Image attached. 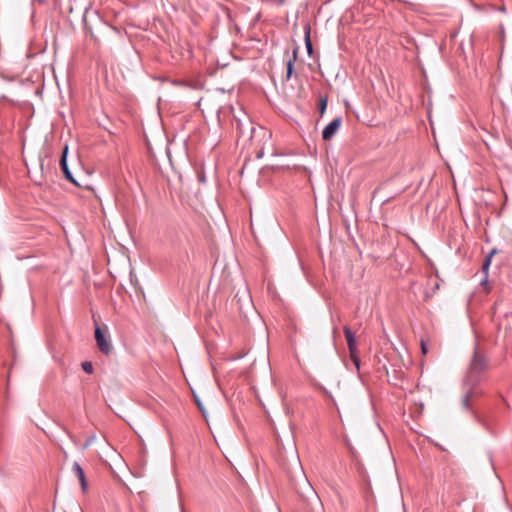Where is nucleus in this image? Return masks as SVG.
<instances>
[{
  "label": "nucleus",
  "instance_id": "39448f33",
  "mask_svg": "<svg viewBox=\"0 0 512 512\" xmlns=\"http://www.w3.org/2000/svg\"><path fill=\"white\" fill-rule=\"evenodd\" d=\"M342 124V117H336L330 123H328L322 131V139L324 141H328L333 138V136L337 133L340 126Z\"/></svg>",
  "mask_w": 512,
  "mask_h": 512
},
{
  "label": "nucleus",
  "instance_id": "423d86ee",
  "mask_svg": "<svg viewBox=\"0 0 512 512\" xmlns=\"http://www.w3.org/2000/svg\"><path fill=\"white\" fill-rule=\"evenodd\" d=\"M67 154H68V146H65L60 158V166L62 169V172L67 180L72 182L73 184L78 185L77 181L74 179L72 172L68 168L67 164Z\"/></svg>",
  "mask_w": 512,
  "mask_h": 512
},
{
  "label": "nucleus",
  "instance_id": "20e7f679",
  "mask_svg": "<svg viewBox=\"0 0 512 512\" xmlns=\"http://www.w3.org/2000/svg\"><path fill=\"white\" fill-rule=\"evenodd\" d=\"M94 333H95L96 344H97V347L99 348V350L103 354L109 355L112 351V346H111L109 340L107 339L104 331L102 330V328L99 325H96Z\"/></svg>",
  "mask_w": 512,
  "mask_h": 512
},
{
  "label": "nucleus",
  "instance_id": "f3484780",
  "mask_svg": "<svg viewBox=\"0 0 512 512\" xmlns=\"http://www.w3.org/2000/svg\"><path fill=\"white\" fill-rule=\"evenodd\" d=\"M421 350L424 355L428 352L427 344L423 340H421Z\"/></svg>",
  "mask_w": 512,
  "mask_h": 512
},
{
  "label": "nucleus",
  "instance_id": "7ed1b4c3",
  "mask_svg": "<svg viewBox=\"0 0 512 512\" xmlns=\"http://www.w3.org/2000/svg\"><path fill=\"white\" fill-rule=\"evenodd\" d=\"M463 387V396L461 398V407L463 411L471 413L474 417H476V413L472 409L471 400L474 397H477L481 394V391L475 387L462 386Z\"/></svg>",
  "mask_w": 512,
  "mask_h": 512
},
{
  "label": "nucleus",
  "instance_id": "f03ea898",
  "mask_svg": "<svg viewBox=\"0 0 512 512\" xmlns=\"http://www.w3.org/2000/svg\"><path fill=\"white\" fill-rule=\"evenodd\" d=\"M343 332L347 341L350 358L353 361L356 368L359 370L360 359L358 357L356 337L349 326H344Z\"/></svg>",
  "mask_w": 512,
  "mask_h": 512
},
{
  "label": "nucleus",
  "instance_id": "9d476101",
  "mask_svg": "<svg viewBox=\"0 0 512 512\" xmlns=\"http://www.w3.org/2000/svg\"><path fill=\"white\" fill-rule=\"evenodd\" d=\"M248 131L250 132V139L254 137L255 134H262L263 136L266 135V130L264 127L260 126L258 128L254 127L251 123H247Z\"/></svg>",
  "mask_w": 512,
  "mask_h": 512
},
{
  "label": "nucleus",
  "instance_id": "6e6552de",
  "mask_svg": "<svg viewBox=\"0 0 512 512\" xmlns=\"http://www.w3.org/2000/svg\"><path fill=\"white\" fill-rule=\"evenodd\" d=\"M298 48H295L292 52V56L287 61L286 80H290L294 73V62L297 59Z\"/></svg>",
  "mask_w": 512,
  "mask_h": 512
},
{
  "label": "nucleus",
  "instance_id": "4468645a",
  "mask_svg": "<svg viewBox=\"0 0 512 512\" xmlns=\"http://www.w3.org/2000/svg\"><path fill=\"white\" fill-rule=\"evenodd\" d=\"M318 108H319V112H320V114H321V115H323V114H324V112H325V110H326V108H327V98L322 97V98L320 99L319 107H318Z\"/></svg>",
  "mask_w": 512,
  "mask_h": 512
},
{
  "label": "nucleus",
  "instance_id": "1a4fd4ad",
  "mask_svg": "<svg viewBox=\"0 0 512 512\" xmlns=\"http://www.w3.org/2000/svg\"><path fill=\"white\" fill-rule=\"evenodd\" d=\"M310 25L309 24H306L304 26V36H305V46H306V49H307V53L309 55L312 54L313 52V46H312V42H311V38H310Z\"/></svg>",
  "mask_w": 512,
  "mask_h": 512
},
{
  "label": "nucleus",
  "instance_id": "2eb2a0df",
  "mask_svg": "<svg viewBox=\"0 0 512 512\" xmlns=\"http://www.w3.org/2000/svg\"><path fill=\"white\" fill-rule=\"evenodd\" d=\"M244 126L245 125L240 120L236 121V128H237L238 133H239L240 136H244L246 134V132H247L246 131L247 129H245Z\"/></svg>",
  "mask_w": 512,
  "mask_h": 512
},
{
  "label": "nucleus",
  "instance_id": "f8f14e48",
  "mask_svg": "<svg viewBox=\"0 0 512 512\" xmlns=\"http://www.w3.org/2000/svg\"><path fill=\"white\" fill-rule=\"evenodd\" d=\"M82 369L84 370V372H86L87 374H92L93 373V364L89 361H85L82 363Z\"/></svg>",
  "mask_w": 512,
  "mask_h": 512
},
{
  "label": "nucleus",
  "instance_id": "6ab92c4d",
  "mask_svg": "<svg viewBox=\"0 0 512 512\" xmlns=\"http://www.w3.org/2000/svg\"><path fill=\"white\" fill-rule=\"evenodd\" d=\"M89 10H90V6L85 8V12H84V15H83V21L84 22L86 21V16H87V13L89 12Z\"/></svg>",
  "mask_w": 512,
  "mask_h": 512
},
{
  "label": "nucleus",
  "instance_id": "f257e3e1",
  "mask_svg": "<svg viewBox=\"0 0 512 512\" xmlns=\"http://www.w3.org/2000/svg\"><path fill=\"white\" fill-rule=\"evenodd\" d=\"M488 368L489 362L487 357L478 349L477 345H475L473 355L462 379V386L478 388L485 379Z\"/></svg>",
  "mask_w": 512,
  "mask_h": 512
},
{
  "label": "nucleus",
  "instance_id": "9b49d317",
  "mask_svg": "<svg viewBox=\"0 0 512 512\" xmlns=\"http://www.w3.org/2000/svg\"><path fill=\"white\" fill-rule=\"evenodd\" d=\"M496 250H492L486 257L485 262L483 264V270L487 271L489 269V266L491 264V258L494 256Z\"/></svg>",
  "mask_w": 512,
  "mask_h": 512
},
{
  "label": "nucleus",
  "instance_id": "412c9836",
  "mask_svg": "<svg viewBox=\"0 0 512 512\" xmlns=\"http://www.w3.org/2000/svg\"><path fill=\"white\" fill-rule=\"evenodd\" d=\"M111 29H112L114 32H116L117 34H119V33H120V30H119L117 27H115V26H111Z\"/></svg>",
  "mask_w": 512,
  "mask_h": 512
},
{
  "label": "nucleus",
  "instance_id": "ddd939ff",
  "mask_svg": "<svg viewBox=\"0 0 512 512\" xmlns=\"http://www.w3.org/2000/svg\"><path fill=\"white\" fill-rule=\"evenodd\" d=\"M95 440H96V435H95V434H93V435L89 436V437L85 440V442H84V444H83V447H82V450H86V449H88V448L92 445V443H93Z\"/></svg>",
  "mask_w": 512,
  "mask_h": 512
},
{
  "label": "nucleus",
  "instance_id": "5701e85b",
  "mask_svg": "<svg viewBox=\"0 0 512 512\" xmlns=\"http://www.w3.org/2000/svg\"><path fill=\"white\" fill-rule=\"evenodd\" d=\"M481 284H482V285L487 284V279L483 280V281L481 282Z\"/></svg>",
  "mask_w": 512,
  "mask_h": 512
},
{
  "label": "nucleus",
  "instance_id": "aec40b11",
  "mask_svg": "<svg viewBox=\"0 0 512 512\" xmlns=\"http://www.w3.org/2000/svg\"><path fill=\"white\" fill-rule=\"evenodd\" d=\"M300 474L304 482H307L306 476L303 474L302 468L300 467Z\"/></svg>",
  "mask_w": 512,
  "mask_h": 512
},
{
  "label": "nucleus",
  "instance_id": "b1692460",
  "mask_svg": "<svg viewBox=\"0 0 512 512\" xmlns=\"http://www.w3.org/2000/svg\"><path fill=\"white\" fill-rule=\"evenodd\" d=\"M307 487H308L310 490H312V486H310V484H309V483H307Z\"/></svg>",
  "mask_w": 512,
  "mask_h": 512
},
{
  "label": "nucleus",
  "instance_id": "0eeeda50",
  "mask_svg": "<svg viewBox=\"0 0 512 512\" xmlns=\"http://www.w3.org/2000/svg\"><path fill=\"white\" fill-rule=\"evenodd\" d=\"M72 472L78 478L82 491L85 492L88 489V483L86 480L85 472L78 462L73 463Z\"/></svg>",
  "mask_w": 512,
  "mask_h": 512
},
{
  "label": "nucleus",
  "instance_id": "a211bd4d",
  "mask_svg": "<svg viewBox=\"0 0 512 512\" xmlns=\"http://www.w3.org/2000/svg\"><path fill=\"white\" fill-rule=\"evenodd\" d=\"M198 180H199V182H201V183H205V182H206V177H205V175H204L203 173H199V174H198Z\"/></svg>",
  "mask_w": 512,
  "mask_h": 512
},
{
  "label": "nucleus",
  "instance_id": "4be33fe9",
  "mask_svg": "<svg viewBox=\"0 0 512 512\" xmlns=\"http://www.w3.org/2000/svg\"><path fill=\"white\" fill-rule=\"evenodd\" d=\"M65 432H66V434L69 436V438H70L71 440H74V437H73V436H72V435H71L67 430H65Z\"/></svg>",
  "mask_w": 512,
  "mask_h": 512
},
{
  "label": "nucleus",
  "instance_id": "dca6fc26",
  "mask_svg": "<svg viewBox=\"0 0 512 512\" xmlns=\"http://www.w3.org/2000/svg\"><path fill=\"white\" fill-rule=\"evenodd\" d=\"M194 399H195V402H196L198 408L202 411V413H205L203 404H202L201 400L199 399V397L195 393H194Z\"/></svg>",
  "mask_w": 512,
  "mask_h": 512
}]
</instances>
